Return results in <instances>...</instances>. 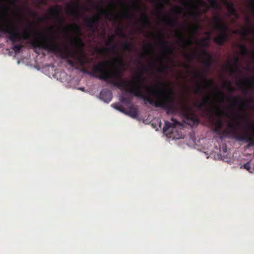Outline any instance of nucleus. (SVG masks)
<instances>
[{"label": "nucleus", "mask_w": 254, "mask_h": 254, "mask_svg": "<svg viewBox=\"0 0 254 254\" xmlns=\"http://www.w3.org/2000/svg\"><path fill=\"white\" fill-rule=\"evenodd\" d=\"M151 64L152 65H154L155 64V62H151Z\"/></svg>", "instance_id": "nucleus-53"}, {"label": "nucleus", "mask_w": 254, "mask_h": 254, "mask_svg": "<svg viewBox=\"0 0 254 254\" xmlns=\"http://www.w3.org/2000/svg\"><path fill=\"white\" fill-rule=\"evenodd\" d=\"M215 127H217L218 128H222L223 126V123L222 120L218 119L216 122H215Z\"/></svg>", "instance_id": "nucleus-37"}, {"label": "nucleus", "mask_w": 254, "mask_h": 254, "mask_svg": "<svg viewBox=\"0 0 254 254\" xmlns=\"http://www.w3.org/2000/svg\"><path fill=\"white\" fill-rule=\"evenodd\" d=\"M253 55H254V51H253Z\"/></svg>", "instance_id": "nucleus-59"}, {"label": "nucleus", "mask_w": 254, "mask_h": 254, "mask_svg": "<svg viewBox=\"0 0 254 254\" xmlns=\"http://www.w3.org/2000/svg\"><path fill=\"white\" fill-rule=\"evenodd\" d=\"M136 2L134 4L135 8L137 10H141V7L139 4L140 0H135Z\"/></svg>", "instance_id": "nucleus-42"}, {"label": "nucleus", "mask_w": 254, "mask_h": 254, "mask_svg": "<svg viewBox=\"0 0 254 254\" xmlns=\"http://www.w3.org/2000/svg\"><path fill=\"white\" fill-rule=\"evenodd\" d=\"M185 67H187V66H188L187 64H185Z\"/></svg>", "instance_id": "nucleus-58"}, {"label": "nucleus", "mask_w": 254, "mask_h": 254, "mask_svg": "<svg viewBox=\"0 0 254 254\" xmlns=\"http://www.w3.org/2000/svg\"><path fill=\"white\" fill-rule=\"evenodd\" d=\"M209 3L210 8H213L214 9H218L220 7V4L217 0H208Z\"/></svg>", "instance_id": "nucleus-26"}, {"label": "nucleus", "mask_w": 254, "mask_h": 254, "mask_svg": "<svg viewBox=\"0 0 254 254\" xmlns=\"http://www.w3.org/2000/svg\"><path fill=\"white\" fill-rule=\"evenodd\" d=\"M114 38V36L112 35L109 38V40L106 43L107 46H110L111 44L113 42Z\"/></svg>", "instance_id": "nucleus-44"}, {"label": "nucleus", "mask_w": 254, "mask_h": 254, "mask_svg": "<svg viewBox=\"0 0 254 254\" xmlns=\"http://www.w3.org/2000/svg\"><path fill=\"white\" fill-rule=\"evenodd\" d=\"M160 66H159L157 69V72L159 73H166V71L168 69V66L167 65H164L163 64V63L162 60H160Z\"/></svg>", "instance_id": "nucleus-22"}, {"label": "nucleus", "mask_w": 254, "mask_h": 254, "mask_svg": "<svg viewBox=\"0 0 254 254\" xmlns=\"http://www.w3.org/2000/svg\"><path fill=\"white\" fill-rule=\"evenodd\" d=\"M224 150H227V148H226V146H225V148H224Z\"/></svg>", "instance_id": "nucleus-56"}, {"label": "nucleus", "mask_w": 254, "mask_h": 254, "mask_svg": "<svg viewBox=\"0 0 254 254\" xmlns=\"http://www.w3.org/2000/svg\"><path fill=\"white\" fill-rule=\"evenodd\" d=\"M253 83L254 84V78L253 79H241L237 82V84L241 89L246 85H248L249 88H251L253 87Z\"/></svg>", "instance_id": "nucleus-16"}, {"label": "nucleus", "mask_w": 254, "mask_h": 254, "mask_svg": "<svg viewBox=\"0 0 254 254\" xmlns=\"http://www.w3.org/2000/svg\"><path fill=\"white\" fill-rule=\"evenodd\" d=\"M198 30V27L197 26H195L193 28V31L194 33H196Z\"/></svg>", "instance_id": "nucleus-48"}, {"label": "nucleus", "mask_w": 254, "mask_h": 254, "mask_svg": "<svg viewBox=\"0 0 254 254\" xmlns=\"http://www.w3.org/2000/svg\"><path fill=\"white\" fill-rule=\"evenodd\" d=\"M138 64H141V62H140V61H138Z\"/></svg>", "instance_id": "nucleus-55"}, {"label": "nucleus", "mask_w": 254, "mask_h": 254, "mask_svg": "<svg viewBox=\"0 0 254 254\" xmlns=\"http://www.w3.org/2000/svg\"><path fill=\"white\" fill-rule=\"evenodd\" d=\"M180 42H185L187 45H190L192 44V40L191 38H190L188 39H186L185 37L183 36V34L181 33L180 34Z\"/></svg>", "instance_id": "nucleus-23"}, {"label": "nucleus", "mask_w": 254, "mask_h": 254, "mask_svg": "<svg viewBox=\"0 0 254 254\" xmlns=\"http://www.w3.org/2000/svg\"><path fill=\"white\" fill-rule=\"evenodd\" d=\"M162 20L167 25L174 27H176L177 23V20L176 18H171L165 16L163 18Z\"/></svg>", "instance_id": "nucleus-17"}, {"label": "nucleus", "mask_w": 254, "mask_h": 254, "mask_svg": "<svg viewBox=\"0 0 254 254\" xmlns=\"http://www.w3.org/2000/svg\"><path fill=\"white\" fill-rule=\"evenodd\" d=\"M173 10L177 14H180L182 12V8L178 5H177L175 9H173Z\"/></svg>", "instance_id": "nucleus-39"}, {"label": "nucleus", "mask_w": 254, "mask_h": 254, "mask_svg": "<svg viewBox=\"0 0 254 254\" xmlns=\"http://www.w3.org/2000/svg\"><path fill=\"white\" fill-rule=\"evenodd\" d=\"M224 150H227V148H226V146H225V148H224Z\"/></svg>", "instance_id": "nucleus-57"}, {"label": "nucleus", "mask_w": 254, "mask_h": 254, "mask_svg": "<svg viewBox=\"0 0 254 254\" xmlns=\"http://www.w3.org/2000/svg\"><path fill=\"white\" fill-rule=\"evenodd\" d=\"M194 56V55L193 54H188L187 53H185L183 55L184 57L189 62H191L193 59Z\"/></svg>", "instance_id": "nucleus-35"}, {"label": "nucleus", "mask_w": 254, "mask_h": 254, "mask_svg": "<svg viewBox=\"0 0 254 254\" xmlns=\"http://www.w3.org/2000/svg\"><path fill=\"white\" fill-rule=\"evenodd\" d=\"M110 51L115 52L118 56L114 59L112 64L115 66L117 63L118 66L111 71L105 69L106 62H101L95 65L92 71L89 74L100 79L106 81L108 84L117 87L121 90H126V92L133 95L134 96L143 99L150 105L156 107H160L168 112H174L176 110L174 105L173 91L172 89L166 90L164 85L169 86L168 82L163 84V86H157L155 89H151L144 85L145 78L142 72L148 71V69L145 66H141L140 72L137 79L133 81H125L122 79L126 64L119 54L117 45H112L110 48H102L100 50L101 54H104Z\"/></svg>", "instance_id": "nucleus-1"}, {"label": "nucleus", "mask_w": 254, "mask_h": 254, "mask_svg": "<svg viewBox=\"0 0 254 254\" xmlns=\"http://www.w3.org/2000/svg\"><path fill=\"white\" fill-rule=\"evenodd\" d=\"M83 9L86 11H89L90 10V8L87 6L84 7Z\"/></svg>", "instance_id": "nucleus-49"}, {"label": "nucleus", "mask_w": 254, "mask_h": 254, "mask_svg": "<svg viewBox=\"0 0 254 254\" xmlns=\"http://www.w3.org/2000/svg\"><path fill=\"white\" fill-rule=\"evenodd\" d=\"M49 29L51 30H53V27H50L49 28Z\"/></svg>", "instance_id": "nucleus-54"}, {"label": "nucleus", "mask_w": 254, "mask_h": 254, "mask_svg": "<svg viewBox=\"0 0 254 254\" xmlns=\"http://www.w3.org/2000/svg\"><path fill=\"white\" fill-rule=\"evenodd\" d=\"M232 64H230V72L231 74H234L236 73V70L237 69V66L236 67V68H234L232 67Z\"/></svg>", "instance_id": "nucleus-40"}, {"label": "nucleus", "mask_w": 254, "mask_h": 254, "mask_svg": "<svg viewBox=\"0 0 254 254\" xmlns=\"http://www.w3.org/2000/svg\"><path fill=\"white\" fill-rule=\"evenodd\" d=\"M143 49L147 53H150L153 50V46L151 44H149L147 46L143 47Z\"/></svg>", "instance_id": "nucleus-38"}, {"label": "nucleus", "mask_w": 254, "mask_h": 254, "mask_svg": "<svg viewBox=\"0 0 254 254\" xmlns=\"http://www.w3.org/2000/svg\"><path fill=\"white\" fill-rule=\"evenodd\" d=\"M238 47L241 51V53L243 56L248 55L249 54L248 49L245 44L239 45Z\"/></svg>", "instance_id": "nucleus-25"}, {"label": "nucleus", "mask_w": 254, "mask_h": 254, "mask_svg": "<svg viewBox=\"0 0 254 254\" xmlns=\"http://www.w3.org/2000/svg\"><path fill=\"white\" fill-rule=\"evenodd\" d=\"M116 33L117 35L122 38H126L127 36L122 29L121 28H118L116 30Z\"/></svg>", "instance_id": "nucleus-33"}, {"label": "nucleus", "mask_w": 254, "mask_h": 254, "mask_svg": "<svg viewBox=\"0 0 254 254\" xmlns=\"http://www.w3.org/2000/svg\"><path fill=\"white\" fill-rule=\"evenodd\" d=\"M125 114L132 118H136L137 116V110L135 107L131 106L127 110H126Z\"/></svg>", "instance_id": "nucleus-18"}, {"label": "nucleus", "mask_w": 254, "mask_h": 254, "mask_svg": "<svg viewBox=\"0 0 254 254\" xmlns=\"http://www.w3.org/2000/svg\"><path fill=\"white\" fill-rule=\"evenodd\" d=\"M50 12L49 17L45 16L39 17L38 14L30 11V14L39 18L40 22H43L47 19H52L56 20L59 25L63 27V32L67 36L69 30L75 32L78 35L75 38L71 39V44L72 47L75 48L73 51L67 50L65 54L67 64L72 67H76L78 64L81 66H84L88 62V59L84 56V52L81 48L84 46V43L82 39L79 37L81 35V30L79 26L76 23L68 24L66 27L63 25L65 22L64 19L61 16L62 7L60 5H56L55 7H50L49 8Z\"/></svg>", "instance_id": "nucleus-2"}, {"label": "nucleus", "mask_w": 254, "mask_h": 254, "mask_svg": "<svg viewBox=\"0 0 254 254\" xmlns=\"http://www.w3.org/2000/svg\"><path fill=\"white\" fill-rule=\"evenodd\" d=\"M214 28L221 33L214 38V42L219 46H223L229 39L228 26L224 22L222 18L218 15L213 17Z\"/></svg>", "instance_id": "nucleus-5"}, {"label": "nucleus", "mask_w": 254, "mask_h": 254, "mask_svg": "<svg viewBox=\"0 0 254 254\" xmlns=\"http://www.w3.org/2000/svg\"><path fill=\"white\" fill-rule=\"evenodd\" d=\"M156 37L159 40V45L162 48V52L167 55H172L174 50L168 45V43L165 40L164 34L160 32L156 35Z\"/></svg>", "instance_id": "nucleus-8"}, {"label": "nucleus", "mask_w": 254, "mask_h": 254, "mask_svg": "<svg viewBox=\"0 0 254 254\" xmlns=\"http://www.w3.org/2000/svg\"><path fill=\"white\" fill-rule=\"evenodd\" d=\"M215 112L219 117H222L224 115V112L219 106H217V109L215 110Z\"/></svg>", "instance_id": "nucleus-36"}, {"label": "nucleus", "mask_w": 254, "mask_h": 254, "mask_svg": "<svg viewBox=\"0 0 254 254\" xmlns=\"http://www.w3.org/2000/svg\"><path fill=\"white\" fill-rule=\"evenodd\" d=\"M230 98L232 99V105L239 106L241 113L236 116L235 119L237 122L229 124L228 127L231 129L230 132L234 138L238 141L249 143V146H254V138L251 137L248 132L240 134L237 131L238 127L243 123L248 129L253 131V135L254 136V125L251 122L249 115L245 112V108L247 107V102L241 101L236 97L231 96Z\"/></svg>", "instance_id": "nucleus-3"}, {"label": "nucleus", "mask_w": 254, "mask_h": 254, "mask_svg": "<svg viewBox=\"0 0 254 254\" xmlns=\"http://www.w3.org/2000/svg\"><path fill=\"white\" fill-rule=\"evenodd\" d=\"M243 91H244V92L247 93L248 92V89L246 88H244Z\"/></svg>", "instance_id": "nucleus-51"}, {"label": "nucleus", "mask_w": 254, "mask_h": 254, "mask_svg": "<svg viewBox=\"0 0 254 254\" xmlns=\"http://www.w3.org/2000/svg\"><path fill=\"white\" fill-rule=\"evenodd\" d=\"M140 22L144 26H148L151 24L150 21L149 20L148 16L144 13H143L142 14Z\"/></svg>", "instance_id": "nucleus-20"}, {"label": "nucleus", "mask_w": 254, "mask_h": 254, "mask_svg": "<svg viewBox=\"0 0 254 254\" xmlns=\"http://www.w3.org/2000/svg\"><path fill=\"white\" fill-rule=\"evenodd\" d=\"M100 98L105 102L109 103L111 101L112 98V92L107 89L102 90L100 94Z\"/></svg>", "instance_id": "nucleus-15"}, {"label": "nucleus", "mask_w": 254, "mask_h": 254, "mask_svg": "<svg viewBox=\"0 0 254 254\" xmlns=\"http://www.w3.org/2000/svg\"><path fill=\"white\" fill-rule=\"evenodd\" d=\"M195 43L197 45L201 46L202 48H207L209 46V42L201 40L200 42L198 41L197 40H195Z\"/></svg>", "instance_id": "nucleus-27"}, {"label": "nucleus", "mask_w": 254, "mask_h": 254, "mask_svg": "<svg viewBox=\"0 0 254 254\" xmlns=\"http://www.w3.org/2000/svg\"><path fill=\"white\" fill-rule=\"evenodd\" d=\"M171 121L173 122L172 123L168 121L165 122V125L163 127V131L164 132H167L168 131H170V130H169L170 128H171V130H170V131L172 132L176 126L180 125V123L174 118H171Z\"/></svg>", "instance_id": "nucleus-13"}, {"label": "nucleus", "mask_w": 254, "mask_h": 254, "mask_svg": "<svg viewBox=\"0 0 254 254\" xmlns=\"http://www.w3.org/2000/svg\"><path fill=\"white\" fill-rule=\"evenodd\" d=\"M246 21L247 23L250 26L251 29H253V27L252 26V22L250 18H247L246 19ZM251 31V29L250 30H246L244 29L240 31V34L243 37H245L248 35V34L250 33V32Z\"/></svg>", "instance_id": "nucleus-19"}, {"label": "nucleus", "mask_w": 254, "mask_h": 254, "mask_svg": "<svg viewBox=\"0 0 254 254\" xmlns=\"http://www.w3.org/2000/svg\"><path fill=\"white\" fill-rule=\"evenodd\" d=\"M198 4L197 5L198 7L200 6L205 7V9L201 11L202 13H206L210 9V6L204 0H198Z\"/></svg>", "instance_id": "nucleus-21"}, {"label": "nucleus", "mask_w": 254, "mask_h": 254, "mask_svg": "<svg viewBox=\"0 0 254 254\" xmlns=\"http://www.w3.org/2000/svg\"><path fill=\"white\" fill-rule=\"evenodd\" d=\"M113 106L117 110L120 111V112L125 113L126 111V109H125L124 106L122 105L116 104H113Z\"/></svg>", "instance_id": "nucleus-31"}, {"label": "nucleus", "mask_w": 254, "mask_h": 254, "mask_svg": "<svg viewBox=\"0 0 254 254\" xmlns=\"http://www.w3.org/2000/svg\"><path fill=\"white\" fill-rule=\"evenodd\" d=\"M200 56L202 58H206V59L203 62V64L205 67L207 68V70L205 71V74H207L214 60L213 57L210 54L208 53L204 50L202 51L201 54Z\"/></svg>", "instance_id": "nucleus-10"}, {"label": "nucleus", "mask_w": 254, "mask_h": 254, "mask_svg": "<svg viewBox=\"0 0 254 254\" xmlns=\"http://www.w3.org/2000/svg\"><path fill=\"white\" fill-rule=\"evenodd\" d=\"M185 119L187 124L191 126H197L199 123L198 119L193 114H186L185 115Z\"/></svg>", "instance_id": "nucleus-14"}, {"label": "nucleus", "mask_w": 254, "mask_h": 254, "mask_svg": "<svg viewBox=\"0 0 254 254\" xmlns=\"http://www.w3.org/2000/svg\"><path fill=\"white\" fill-rule=\"evenodd\" d=\"M240 61V59L238 57H237L234 59V63L233 64H237Z\"/></svg>", "instance_id": "nucleus-47"}, {"label": "nucleus", "mask_w": 254, "mask_h": 254, "mask_svg": "<svg viewBox=\"0 0 254 254\" xmlns=\"http://www.w3.org/2000/svg\"><path fill=\"white\" fill-rule=\"evenodd\" d=\"M228 10L231 15H234L236 13V10L233 3H228Z\"/></svg>", "instance_id": "nucleus-29"}, {"label": "nucleus", "mask_w": 254, "mask_h": 254, "mask_svg": "<svg viewBox=\"0 0 254 254\" xmlns=\"http://www.w3.org/2000/svg\"><path fill=\"white\" fill-rule=\"evenodd\" d=\"M120 100L123 103L126 104H129L131 102V99L129 97H127L124 96H121Z\"/></svg>", "instance_id": "nucleus-30"}, {"label": "nucleus", "mask_w": 254, "mask_h": 254, "mask_svg": "<svg viewBox=\"0 0 254 254\" xmlns=\"http://www.w3.org/2000/svg\"><path fill=\"white\" fill-rule=\"evenodd\" d=\"M243 167L244 168L247 170H249L251 169V166H250V164L249 163V162H247L245 164H244L243 165Z\"/></svg>", "instance_id": "nucleus-45"}, {"label": "nucleus", "mask_w": 254, "mask_h": 254, "mask_svg": "<svg viewBox=\"0 0 254 254\" xmlns=\"http://www.w3.org/2000/svg\"><path fill=\"white\" fill-rule=\"evenodd\" d=\"M222 128H218L217 127H215L214 128V132L219 135H220L222 133Z\"/></svg>", "instance_id": "nucleus-41"}, {"label": "nucleus", "mask_w": 254, "mask_h": 254, "mask_svg": "<svg viewBox=\"0 0 254 254\" xmlns=\"http://www.w3.org/2000/svg\"><path fill=\"white\" fill-rule=\"evenodd\" d=\"M181 4L185 7L189 6L192 9L191 11L189 13V15L190 16L192 17L195 20H197L199 17L200 14L202 13V12L200 11L198 5L191 6L190 5L188 2L185 1H182L181 2Z\"/></svg>", "instance_id": "nucleus-11"}, {"label": "nucleus", "mask_w": 254, "mask_h": 254, "mask_svg": "<svg viewBox=\"0 0 254 254\" xmlns=\"http://www.w3.org/2000/svg\"><path fill=\"white\" fill-rule=\"evenodd\" d=\"M223 84L224 87H228V91L230 92H232L234 91V88L231 87V82L230 81H225Z\"/></svg>", "instance_id": "nucleus-28"}, {"label": "nucleus", "mask_w": 254, "mask_h": 254, "mask_svg": "<svg viewBox=\"0 0 254 254\" xmlns=\"http://www.w3.org/2000/svg\"><path fill=\"white\" fill-rule=\"evenodd\" d=\"M95 7L99 10L100 14L104 16L106 18L108 19L110 21H116V16L113 12L104 9L98 4H95Z\"/></svg>", "instance_id": "nucleus-12"}, {"label": "nucleus", "mask_w": 254, "mask_h": 254, "mask_svg": "<svg viewBox=\"0 0 254 254\" xmlns=\"http://www.w3.org/2000/svg\"><path fill=\"white\" fill-rule=\"evenodd\" d=\"M133 48V43L132 42L128 43L125 42L123 45V49L124 51H127L130 52Z\"/></svg>", "instance_id": "nucleus-24"}, {"label": "nucleus", "mask_w": 254, "mask_h": 254, "mask_svg": "<svg viewBox=\"0 0 254 254\" xmlns=\"http://www.w3.org/2000/svg\"><path fill=\"white\" fill-rule=\"evenodd\" d=\"M23 47V45L20 43L13 45L12 49L16 52L18 53Z\"/></svg>", "instance_id": "nucleus-34"}, {"label": "nucleus", "mask_w": 254, "mask_h": 254, "mask_svg": "<svg viewBox=\"0 0 254 254\" xmlns=\"http://www.w3.org/2000/svg\"><path fill=\"white\" fill-rule=\"evenodd\" d=\"M206 35H207V37L206 38L202 39L203 40H204L205 41H207L209 42V41L211 39V33L209 32H206Z\"/></svg>", "instance_id": "nucleus-43"}, {"label": "nucleus", "mask_w": 254, "mask_h": 254, "mask_svg": "<svg viewBox=\"0 0 254 254\" xmlns=\"http://www.w3.org/2000/svg\"><path fill=\"white\" fill-rule=\"evenodd\" d=\"M134 14L127 11H125L121 14V16L123 18L131 19L134 17Z\"/></svg>", "instance_id": "nucleus-32"}, {"label": "nucleus", "mask_w": 254, "mask_h": 254, "mask_svg": "<svg viewBox=\"0 0 254 254\" xmlns=\"http://www.w3.org/2000/svg\"><path fill=\"white\" fill-rule=\"evenodd\" d=\"M193 74L196 79L202 80L204 83L203 88H202L200 85H198L196 89L194 90V93L196 94H199L204 93V89H208L213 87V82L212 79H206L204 76L198 71H194Z\"/></svg>", "instance_id": "nucleus-6"}, {"label": "nucleus", "mask_w": 254, "mask_h": 254, "mask_svg": "<svg viewBox=\"0 0 254 254\" xmlns=\"http://www.w3.org/2000/svg\"><path fill=\"white\" fill-rule=\"evenodd\" d=\"M31 45L34 49L46 50L55 54L62 53L59 44L55 40V38L51 35H46L40 42L32 41Z\"/></svg>", "instance_id": "nucleus-4"}, {"label": "nucleus", "mask_w": 254, "mask_h": 254, "mask_svg": "<svg viewBox=\"0 0 254 254\" xmlns=\"http://www.w3.org/2000/svg\"><path fill=\"white\" fill-rule=\"evenodd\" d=\"M189 1L190 2L195 3L196 1V0H189Z\"/></svg>", "instance_id": "nucleus-50"}, {"label": "nucleus", "mask_w": 254, "mask_h": 254, "mask_svg": "<svg viewBox=\"0 0 254 254\" xmlns=\"http://www.w3.org/2000/svg\"><path fill=\"white\" fill-rule=\"evenodd\" d=\"M214 104V103L211 100L210 96L209 95H207L205 97L203 98L201 102L196 103L195 104V106L199 110L202 109L203 107H206L205 110L211 113L212 110L209 109L208 107Z\"/></svg>", "instance_id": "nucleus-9"}, {"label": "nucleus", "mask_w": 254, "mask_h": 254, "mask_svg": "<svg viewBox=\"0 0 254 254\" xmlns=\"http://www.w3.org/2000/svg\"><path fill=\"white\" fill-rule=\"evenodd\" d=\"M100 20V16L99 15H96L91 17H87L84 19V25L88 28L89 31L94 34L98 31Z\"/></svg>", "instance_id": "nucleus-7"}, {"label": "nucleus", "mask_w": 254, "mask_h": 254, "mask_svg": "<svg viewBox=\"0 0 254 254\" xmlns=\"http://www.w3.org/2000/svg\"><path fill=\"white\" fill-rule=\"evenodd\" d=\"M217 95H220L221 97V102H223L224 101V97L225 96V95L222 92H221V93H218L217 94Z\"/></svg>", "instance_id": "nucleus-46"}, {"label": "nucleus", "mask_w": 254, "mask_h": 254, "mask_svg": "<svg viewBox=\"0 0 254 254\" xmlns=\"http://www.w3.org/2000/svg\"><path fill=\"white\" fill-rule=\"evenodd\" d=\"M233 33L234 34H237V33H238V31H236V30H234V31H233Z\"/></svg>", "instance_id": "nucleus-52"}]
</instances>
